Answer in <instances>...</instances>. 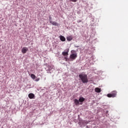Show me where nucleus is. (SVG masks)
Segmentation results:
<instances>
[{"label":"nucleus","instance_id":"obj_1","mask_svg":"<svg viewBox=\"0 0 128 128\" xmlns=\"http://www.w3.org/2000/svg\"><path fill=\"white\" fill-rule=\"evenodd\" d=\"M79 78L82 81V82L86 84L88 83V76L85 74H80L79 76Z\"/></svg>","mask_w":128,"mask_h":128},{"label":"nucleus","instance_id":"obj_2","mask_svg":"<svg viewBox=\"0 0 128 128\" xmlns=\"http://www.w3.org/2000/svg\"><path fill=\"white\" fill-rule=\"evenodd\" d=\"M86 98L81 96L80 97L79 100L76 98L74 100V102L76 106H79L80 104L82 105L83 104Z\"/></svg>","mask_w":128,"mask_h":128},{"label":"nucleus","instance_id":"obj_3","mask_svg":"<svg viewBox=\"0 0 128 128\" xmlns=\"http://www.w3.org/2000/svg\"><path fill=\"white\" fill-rule=\"evenodd\" d=\"M88 123V121L82 119H80V121L78 122V124L80 128H84Z\"/></svg>","mask_w":128,"mask_h":128},{"label":"nucleus","instance_id":"obj_4","mask_svg":"<svg viewBox=\"0 0 128 128\" xmlns=\"http://www.w3.org/2000/svg\"><path fill=\"white\" fill-rule=\"evenodd\" d=\"M71 52L72 54L70 56V61H73L76 59V58L78 57V55L77 53L74 50H72Z\"/></svg>","mask_w":128,"mask_h":128},{"label":"nucleus","instance_id":"obj_5","mask_svg":"<svg viewBox=\"0 0 128 128\" xmlns=\"http://www.w3.org/2000/svg\"><path fill=\"white\" fill-rule=\"evenodd\" d=\"M46 70L48 73H52L54 70V66H52L46 65V68H45Z\"/></svg>","mask_w":128,"mask_h":128},{"label":"nucleus","instance_id":"obj_6","mask_svg":"<svg viewBox=\"0 0 128 128\" xmlns=\"http://www.w3.org/2000/svg\"><path fill=\"white\" fill-rule=\"evenodd\" d=\"M116 96V91H113L111 92V94H107V96L108 98H114Z\"/></svg>","mask_w":128,"mask_h":128},{"label":"nucleus","instance_id":"obj_7","mask_svg":"<svg viewBox=\"0 0 128 128\" xmlns=\"http://www.w3.org/2000/svg\"><path fill=\"white\" fill-rule=\"evenodd\" d=\"M69 50H70L69 48H67L64 51L62 52V54L64 56H68V55Z\"/></svg>","mask_w":128,"mask_h":128},{"label":"nucleus","instance_id":"obj_8","mask_svg":"<svg viewBox=\"0 0 128 128\" xmlns=\"http://www.w3.org/2000/svg\"><path fill=\"white\" fill-rule=\"evenodd\" d=\"M28 97L30 99H34L35 98V96L34 94L30 93V94H28Z\"/></svg>","mask_w":128,"mask_h":128},{"label":"nucleus","instance_id":"obj_9","mask_svg":"<svg viewBox=\"0 0 128 128\" xmlns=\"http://www.w3.org/2000/svg\"><path fill=\"white\" fill-rule=\"evenodd\" d=\"M28 50V48L26 47L23 48L22 49V54H26Z\"/></svg>","mask_w":128,"mask_h":128},{"label":"nucleus","instance_id":"obj_10","mask_svg":"<svg viewBox=\"0 0 128 128\" xmlns=\"http://www.w3.org/2000/svg\"><path fill=\"white\" fill-rule=\"evenodd\" d=\"M60 40L62 42H65L66 40V38L62 36H60Z\"/></svg>","mask_w":128,"mask_h":128},{"label":"nucleus","instance_id":"obj_11","mask_svg":"<svg viewBox=\"0 0 128 128\" xmlns=\"http://www.w3.org/2000/svg\"><path fill=\"white\" fill-rule=\"evenodd\" d=\"M66 39L68 41L70 42L72 40L73 38L72 36H68L66 38Z\"/></svg>","mask_w":128,"mask_h":128},{"label":"nucleus","instance_id":"obj_12","mask_svg":"<svg viewBox=\"0 0 128 128\" xmlns=\"http://www.w3.org/2000/svg\"><path fill=\"white\" fill-rule=\"evenodd\" d=\"M50 24H52L54 26H58V24L56 22H52Z\"/></svg>","mask_w":128,"mask_h":128},{"label":"nucleus","instance_id":"obj_13","mask_svg":"<svg viewBox=\"0 0 128 128\" xmlns=\"http://www.w3.org/2000/svg\"><path fill=\"white\" fill-rule=\"evenodd\" d=\"M101 92V90L98 88H95V92Z\"/></svg>","mask_w":128,"mask_h":128},{"label":"nucleus","instance_id":"obj_14","mask_svg":"<svg viewBox=\"0 0 128 128\" xmlns=\"http://www.w3.org/2000/svg\"><path fill=\"white\" fill-rule=\"evenodd\" d=\"M64 58L66 60V61H70V58H68V56H66Z\"/></svg>","mask_w":128,"mask_h":128},{"label":"nucleus","instance_id":"obj_15","mask_svg":"<svg viewBox=\"0 0 128 128\" xmlns=\"http://www.w3.org/2000/svg\"><path fill=\"white\" fill-rule=\"evenodd\" d=\"M30 76H31V78H32L34 80H36V76L34 74H32Z\"/></svg>","mask_w":128,"mask_h":128},{"label":"nucleus","instance_id":"obj_16","mask_svg":"<svg viewBox=\"0 0 128 128\" xmlns=\"http://www.w3.org/2000/svg\"><path fill=\"white\" fill-rule=\"evenodd\" d=\"M49 20H50V24L51 23V22H52V18L50 16H49Z\"/></svg>","mask_w":128,"mask_h":128},{"label":"nucleus","instance_id":"obj_17","mask_svg":"<svg viewBox=\"0 0 128 128\" xmlns=\"http://www.w3.org/2000/svg\"><path fill=\"white\" fill-rule=\"evenodd\" d=\"M40 80V78H36V80H35L36 82H38Z\"/></svg>","mask_w":128,"mask_h":128},{"label":"nucleus","instance_id":"obj_18","mask_svg":"<svg viewBox=\"0 0 128 128\" xmlns=\"http://www.w3.org/2000/svg\"><path fill=\"white\" fill-rule=\"evenodd\" d=\"M70 1L74 2H78V0H70Z\"/></svg>","mask_w":128,"mask_h":128},{"label":"nucleus","instance_id":"obj_19","mask_svg":"<svg viewBox=\"0 0 128 128\" xmlns=\"http://www.w3.org/2000/svg\"><path fill=\"white\" fill-rule=\"evenodd\" d=\"M80 119H82L80 118V115H78V120L80 121Z\"/></svg>","mask_w":128,"mask_h":128},{"label":"nucleus","instance_id":"obj_20","mask_svg":"<svg viewBox=\"0 0 128 128\" xmlns=\"http://www.w3.org/2000/svg\"><path fill=\"white\" fill-rule=\"evenodd\" d=\"M82 22V20H78V23H80V22Z\"/></svg>","mask_w":128,"mask_h":128},{"label":"nucleus","instance_id":"obj_21","mask_svg":"<svg viewBox=\"0 0 128 128\" xmlns=\"http://www.w3.org/2000/svg\"><path fill=\"white\" fill-rule=\"evenodd\" d=\"M108 110L106 111V114H108Z\"/></svg>","mask_w":128,"mask_h":128},{"label":"nucleus","instance_id":"obj_22","mask_svg":"<svg viewBox=\"0 0 128 128\" xmlns=\"http://www.w3.org/2000/svg\"><path fill=\"white\" fill-rule=\"evenodd\" d=\"M86 128H88V126H86Z\"/></svg>","mask_w":128,"mask_h":128},{"label":"nucleus","instance_id":"obj_23","mask_svg":"<svg viewBox=\"0 0 128 128\" xmlns=\"http://www.w3.org/2000/svg\"><path fill=\"white\" fill-rule=\"evenodd\" d=\"M108 116V115L106 114V116Z\"/></svg>","mask_w":128,"mask_h":128},{"label":"nucleus","instance_id":"obj_24","mask_svg":"<svg viewBox=\"0 0 128 128\" xmlns=\"http://www.w3.org/2000/svg\"><path fill=\"white\" fill-rule=\"evenodd\" d=\"M77 48H78V46H76Z\"/></svg>","mask_w":128,"mask_h":128}]
</instances>
